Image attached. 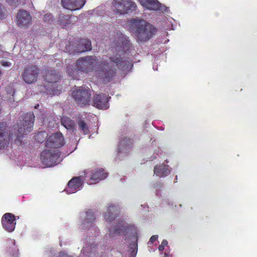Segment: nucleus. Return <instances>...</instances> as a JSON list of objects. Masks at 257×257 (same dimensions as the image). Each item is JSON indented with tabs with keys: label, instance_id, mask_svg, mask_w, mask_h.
<instances>
[{
	"label": "nucleus",
	"instance_id": "1",
	"mask_svg": "<svg viewBox=\"0 0 257 257\" xmlns=\"http://www.w3.org/2000/svg\"><path fill=\"white\" fill-rule=\"evenodd\" d=\"M117 40L114 44L117 52L112 56H86L79 58L77 61L78 70L81 73H89L95 70V77L100 82H108L116 73L117 69L122 70H129L132 62L121 57V52H126L131 48V43L127 36L122 33L117 34Z\"/></svg>",
	"mask_w": 257,
	"mask_h": 257
},
{
	"label": "nucleus",
	"instance_id": "2",
	"mask_svg": "<svg viewBox=\"0 0 257 257\" xmlns=\"http://www.w3.org/2000/svg\"><path fill=\"white\" fill-rule=\"evenodd\" d=\"M123 234L125 239L129 244V257H135L138 253V233L137 228L133 225H128L126 223H118L114 227L108 229L107 236L110 239L116 238L118 235Z\"/></svg>",
	"mask_w": 257,
	"mask_h": 257
},
{
	"label": "nucleus",
	"instance_id": "3",
	"mask_svg": "<svg viewBox=\"0 0 257 257\" xmlns=\"http://www.w3.org/2000/svg\"><path fill=\"white\" fill-rule=\"evenodd\" d=\"M130 23L132 27L135 28L134 34L138 42L149 40L156 32V28L154 26L143 19H133Z\"/></svg>",
	"mask_w": 257,
	"mask_h": 257
},
{
	"label": "nucleus",
	"instance_id": "4",
	"mask_svg": "<svg viewBox=\"0 0 257 257\" xmlns=\"http://www.w3.org/2000/svg\"><path fill=\"white\" fill-rule=\"evenodd\" d=\"M137 5L132 0H113L111 9L116 14H127L136 10Z\"/></svg>",
	"mask_w": 257,
	"mask_h": 257
},
{
	"label": "nucleus",
	"instance_id": "5",
	"mask_svg": "<svg viewBox=\"0 0 257 257\" xmlns=\"http://www.w3.org/2000/svg\"><path fill=\"white\" fill-rule=\"evenodd\" d=\"M34 119L35 115L33 113L26 114L24 119L20 122V124H18V132L16 134V142H21L23 135L32 131L34 126Z\"/></svg>",
	"mask_w": 257,
	"mask_h": 257
},
{
	"label": "nucleus",
	"instance_id": "6",
	"mask_svg": "<svg viewBox=\"0 0 257 257\" xmlns=\"http://www.w3.org/2000/svg\"><path fill=\"white\" fill-rule=\"evenodd\" d=\"M41 159L43 164L47 167L53 166L62 160L60 157V153L58 149L43 151L41 155Z\"/></svg>",
	"mask_w": 257,
	"mask_h": 257
},
{
	"label": "nucleus",
	"instance_id": "7",
	"mask_svg": "<svg viewBox=\"0 0 257 257\" xmlns=\"http://www.w3.org/2000/svg\"><path fill=\"white\" fill-rule=\"evenodd\" d=\"M72 95L80 105H87L90 101V90L86 87H78L73 91Z\"/></svg>",
	"mask_w": 257,
	"mask_h": 257
},
{
	"label": "nucleus",
	"instance_id": "8",
	"mask_svg": "<svg viewBox=\"0 0 257 257\" xmlns=\"http://www.w3.org/2000/svg\"><path fill=\"white\" fill-rule=\"evenodd\" d=\"M40 70L35 65H28L22 74L24 80L28 83H34L37 80Z\"/></svg>",
	"mask_w": 257,
	"mask_h": 257
},
{
	"label": "nucleus",
	"instance_id": "9",
	"mask_svg": "<svg viewBox=\"0 0 257 257\" xmlns=\"http://www.w3.org/2000/svg\"><path fill=\"white\" fill-rule=\"evenodd\" d=\"M138 1L144 8L150 10H157L165 13L167 12L168 9L166 6H163L158 0H138Z\"/></svg>",
	"mask_w": 257,
	"mask_h": 257
},
{
	"label": "nucleus",
	"instance_id": "10",
	"mask_svg": "<svg viewBox=\"0 0 257 257\" xmlns=\"http://www.w3.org/2000/svg\"><path fill=\"white\" fill-rule=\"evenodd\" d=\"M84 179L82 176L75 177L71 179L67 184L65 189L67 194H72L77 190H81L83 186Z\"/></svg>",
	"mask_w": 257,
	"mask_h": 257
},
{
	"label": "nucleus",
	"instance_id": "11",
	"mask_svg": "<svg viewBox=\"0 0 257 257\" xmlns=\"http://www.w3.org/2000/svg\"><path fill=\"white\" fill-rule=\"evenodd\" d=\"M2 226L7 231H14L16 224V219L14 214L11 213H6L2 218Z\"/></svg>",
	"mask_w": 257,
	"mask_h": 257
},
{
	"label": "nucleus",
	"instance_id": "12",
	"mask_svg": "<svg viewBox=\"0 0 257 257\" xmlns=\"http://www.w3.org/2000/svg\"><path fill=\"white\" fill-rule=\"evenodd\" d=\"M81 216L83 219V223L81 226L83 229H94L95 230H98L97 227H94L93 222L95 220V216L92 210H88L85 213H81Z\"/></svg>",
	"mask_w": 257,
	"mask_h": 257
},
{
	"label": "nucleus",
	"instance_id": "13",
	"mask_svg": "<svg viewBox=\"0 0 257 257\" xmlns=\"http://www.w3.org/2000/svg\"><path fill=\"white\" fill-rule=\"evenodd\" d=\"M12 138L9 133V129L4 123H0V150L8 147Z\"/></svg>",
	"mask_w": 257,
	"mask_h": 257
},
{
	"label": "nucleus",
	"instance_id": "14",
	"mask_svg": "<svg viewBox=\"0 0 257 257\" xmlns=\"http://www.w3.org/2000/svg\"><path fill=\"white\" fill-rule=\"evenodd\" d=\"M73 45H68L66 49L71 53L73 52H82L88 50H91L92 48L91 43L88 39H80L78 43L75 46L73 50H71Z\"/></svg>",
	"mask_w": 257,
	"mask_h": 257
},
{
	"label": "nucleus",
	"instance_id": "15",
	"mask_svg": "<svg viewBox=\"0 0 257 257\" xmlns=\"http://www.w3.org/2000/svg\"><path fill=\"white\" fill-rule=\"evenodd\" d=\"M64 144L63 136L61 133H56L51 135L46 141L47 147H60Z\"/></svg>",
	"mask_w": 257,
	"mask_h": 257
},
{
	"label": "nucleus",
	"instance_id": "16",
	"mask_svg": "<svg viewBox=\"0 0 257 257\" xmlns=\"http://www.w3.org/2000/svg\"><path fill=\"white\" fill-rule=\"evenodd\" d=\"M32 17L26 10H20L17 14V24L20 27H27L31 24Z\"/></svg>",
	"mask_w": 257,
	"mask_h": 257
},
{
	"label": "nucleus",
	"instance_id": "17",
	"mask_svg": "<svg viewBox=\"0 0 257 257\" xmlns=\"http://www.w3.org/2000/svg\"><path fill=\"white\" fill-rule=\"evenodd\" d=\"M118 206L113 203H109L106 209V211L103 213L104 220L107 222H112L116 217Z\"/></svg>",
	"mask_w": 257,
	"mask_h": 257
},
{
	"label": "nucleus",
	"instance_id": "18",
	"mask_svg": "<svg viewBox=\"0 0 257 257\" xmlns=\"http://www.w3.org/2000/svg\"><path fill=\"white\" fill-rule=\"evenodd\" d=\"M93 105L99 109H107L109 106L108 97L105 93H99L94 97Z\"/></svg>",
	"mask_w": 257,
	"mask_h": 257
},
{
	"label": "nucleus",
	"instance_id": "19",
	"mask_svg": "<svg viewBox=\"0 0 257 257\" xmlns=\"http://www.w3.org/2000/svg\"><path fill=\"white\" fill-rule=\"evenodd\" d=\"M85 2V0H62L61 4L65 9L76 10L82 8Z\"/></svg>",
	"mask_w": 257,
	"mask_h": 257
},
{
	"label": "nucleus",
	"instance_id": "20",
	"mask_svg": "<svg viewBox=\"0 0 257 257\" xmlns=\"http://www.w3.org/2000/svg\"><path fill=\"white\" fill-rule=\"evenodd\" d=\"M107 176V173L105 172L102 169L94 170L90 175V179L87 181V183L89 184L97 183L101 180L105 179Z\"/></svg>",
	"mask_w": 257,
	"mask_h": 257
},
{
	"label": "nucleus",
	"instance_id": "21",
	"mask_svg": "<svg viewBox=\"0 0 257 257\" xmlns=\"http://www.w3.org/2000/svg\"><path fill=\"white\" fill-rule=\"evenodd\" d=\"M171 173V168L166 164H159L154 167V173L158 177H166Z\"/></svg>",
	"mask_w": 257,
	"mask_h": 257
},
{
	"label": "nucleus",
	"instance_id": "22",
	"mask_svg": "<svg viewBox=\"0 0 257 257\" xmlns=\"http://www.w3.org/2000/svg\"><path fill=\"white\" fill-rule=\"evenodd\" d=\"M77 17L71 16V15H64V14H60L57 20L58 23L62 27H68L72 22H75L77 20Z\"/></svg>",
	"mask_w": 257,
	"mask_h": 257
},
{
	"label": "nucleus",
	"instance_id": "23",
	"mask_svg": "<svg viewBox=\"0 0 257 257\" xmlns=\"http://www.w3.org/2000/svg\"><path fill=\"white\" fill-rule=\"evenodd\" d=\"M131 141L127 138H124L118 143V155L120 156L122 153H127L131 151Z\"/></svg>",
	"mask_w": 257,
	"mask_h": 257
},
{
	"label": "nucleus",
	"instance_id": "24",
	"mask_svg": "<svg viewBox=\"0 0 257 257\" xmlns=\"http://www.w3.org/2000/svg\"><path fill=\"white\" fill-rule=\"evenodd\" d=\"M60 74L56 70H48L44 77L48 83H56L60 78Z\"/></svg>",
	"mask_w": 257,
	"mask_h": 257
},
{
	"label": "nucleus",
	"instance_id": "25",
	"mask_svg": "<svg viewBox=\"0 0 257 257\" xmlns=\"http://www.w3.org/2000/svg\"><path fill=\"white\" fill-rule=\"evenodd\" d=\"M96 247L95 244H91L90 242H87L82 247V252L87 256H91V254L96 251Z\"/></svg>",
	"mask_w": 257,
	"mask_h": 257
},
{
	"label": "nucleus",
	"instance_id": "26",
	"mask_svg": "<svg viewBox=\"0 0 257 257\" xmlns=\"http://www.w3.org/2000/svg\"><path fill=\"white\" fill-rule=\"evenodd\" d=\"M61 123L67 129H69L73 132L75 130V122L72 119L67 117V116H63L61 118Z\"/></svg>",
	"mask_w": 257,
	"mask_h": 257
},
{
	"label": "nucleus",
	"instance_id": "27",
	"mask_svg": "<svg viewBox=\"0 0 257 257\" xmlns=\"http://www.w3.org/2000/svg\"><path fill=\"white\" fill-rule=\"evenodd\" d=\"M167 247V249H165L164 252V257H171V254L170 253V249L168 245V241L167 240H163L162 243L159 246L158 249L160 251H163L165 247Z\"/></svg>",
	"mask_w": 257,
	"mask_h": 257
},
{
	"label": "nucleus",
	"instance_id": "28",
	"mask_svg": "<svg viewBox=\"0 0 257 257\" xmlns=\"http://www.w3.org/2000/svg\"><path fill=\"white\" fill-rule=\"evenodd\" d=\"M67 72L70 76L72 77L73 79H79L80 71L78 69L76 62V68L74 67H68L67 68Z\"/></svg>",
	"mask_w": 257,
	"mask_h": 257
},
{
	"label": "nucleus",
	"instance_id": "29",
	"mask_svg": "<svg viewBox=\"0 0 257 257\" xmlns=\"http://www.w3.org/2000/svg\"><path fill=\"white\" fill-rule=\"evenodd\" d=\"M78 124L80 130H82L84 134H88L89 133L88 125L84 120H79Z\"/></svg>",
	"mask_w": 257,
	"mask_h": 257
},
{
	"label": "nucleus",
	"instance_id": "30",
	"mask_svg": "<svg viewBox=\"0 0 257 257\" xmlns=\"http://www.w3.org/2000/svg\"><path fill=\"white\" fill-rule=\"evenodd\" d=\"M12 244L14 245V246L11 249V251L12 252V257H18L19 256V249H17L16 247H15V240H11Z\"/></svg>",
	"mask_w": 257,
	"mask_h": 257
},
{
	"label": "nucleus",
	"instance_id": "31",
	"mask_svg": "<svg viewBox=\"0 0 257 257\" xmlns=\"http://www.w3.org/2000/svg\"><path fill=\"white\" fill-rule=\"evenodd\" d=\"M43 20L45 22H48L51 23V22H53V16L51 14H44L43 16Z\"/></svg>",
	"mask_w": 257,
	"mask_h": 257
},
{
	"label": "nucleus",
	"instance_id": "32",
	"mask_svg": "<svg viewBox=\"0 0 257 257\" xmlns=\"http://www.w3.org/2000/svg\"><path fill=\"white\" fill-rule=\"evenodd\" d=\"M158 237V235H154L153 236H151L150 240H149L148 243L149 244H152L154 241L157 240V238Z\"/></svg>",
	"mask_w": 257,
	"mask_h": 257
},
{
	"label": "nucleus",
	"instance_id": "33",
	"mask_svg": "<svg viewBox=\"0 0 257 257\" xmlns=\"http://www.w3.org/2000/svg\"><path fill=\"white\" fill-rule=\"evenodd\" d=\"M57 257H71V256L69 255L68 253H64V252H60Z\"/></svg>",
	"mask_w": 257,
	"mask_h": 257
},
{
	"label": "nucleus",
	"instance_id": "34",
	"mask_svg": "<svg viewBox=\"0 0 257 257\" xmlns=\"http://www.w3.org/2000/svg\"><path fill=\"white\" fill-rule=\"evenodd\" d=\"M7 1L9 3V4H11L12 5H16L20 1V0H7Z\"/></svg>",
	"mask_w": 257,
	"mask_h": 257
},
{
	"label": "nucleus",
	"instance_id": "35",
	"mask_svg": "<svg viewBox=\"0 0 257 257\" xmlns=\"http://www.w3.org/2000/svg\"><path fill=\"white\" fill-rule=\"evenodd\" d=\"M2 64L4 65V66H9V65H11V63L9 62H3Z\"/></svg>",
	"mask_w": 257,
	"mask_h": 257
},
{
	"label": "nucleus",
	"instance_id": "36",
	"mask_svg": "<svg viewBox=\"0 0 257 257\" xmlns=\"http://www.w3.org/2000/svg\"><path fill=\"white\" fill-rule=\"evenodd\" d=\"M3 17H4V15L2 12L1 6H0V19H3Z\"/></svg>",
	"mask_w": 257,
	"mask_h": 257
},
{
	"label": "nucleus",
	"instance_id": "37",
	"mask_svg": "<svg viewBox=\"0 0 257 257\" xmlns=\"http://www.w3.org/2000/svg\"><path fill=\"white\" fill-rule=\"evenodd\" d=\"M159 151V149H158L157 153H154L153 156L151 158V160H154V159H155V158L157 157V155H158V151Z\"/></svg>",
	"mask_w": 257,
	"mask_h": 257
},
{
	"label": "nucleus",
	"instance_id": "38",
	"mask_svg": "<svg viewBox=\"0 0 257 257\" xmlns=\"http://www.w3.org/2000/svg\"><path fill=\"white\" fill-rule=\"evenodd\" d=\"M46 89H47L48 92H49L50 93H51V90H50V89H49V88H47V85H46Z\"/></svg>",
	"mask_w": 257,
	"mask_h": 257
},
{
	"label": "nucleus",
	"instance_id": "39",
	"mask_svg": "<svg viewBox=\"0 0 257 257\" xmlns=\"http://www.w3.org/2000/svg\"><path fill=\"white\" fill-rule=\"evenodd\" d=\"M50 93L57 94V92L54 91V90H50Z\"/></svg>",
	"mask_w": 257,
	"mask_h": 257
},
{
	"label": "nucleus",
	"instance_id": "40",
	"mask_svg": "<svg viewBox=\"0 0 257 257\" xmlns=\"http://www.w3.org/2000/svg\"><path fill=\"white\" fill-rule=\"evenodd\" d=\"M38 106H39V104L35 106V107H36V108H38Z\"/></svg>",
	"mask_w": 257,
	"mask_h": 257
},
{
	"label": "nucleus",
	"instance_id": "41",
	"mask_svg": "<svg viewBox=\"0 0 257 257\" xmlns=\"http://www.w3.org/2000/svg\"><path fill=\"white\" fill-rule=\"evenodd\" d=\"M1 76H2V71H0V78H1Z\"/></svg>",
	"mask_w": 257,
	"mask_h": 257
},
{
	"label": "nucleus",
	"instance_id": "42",
	"mask_svg": "<svg viewBox=\"0 0 257 257\" xmlns=\"http://www.w3.org/2000/svg\"><path fill=\"white\" fill-rule=\"evenodd\" d=\"M156 194H159V192H158V191H157V192H156Z\"/></svg>",
	"mask_w": 257,
	"mask_h": 257
}]
</instances>
